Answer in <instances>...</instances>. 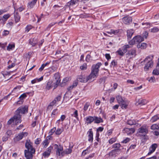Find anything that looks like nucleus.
<instances>
[{"label":"nucleus","instance_id":"obj_7","mask_svg":"<svg viewBox=\"0 0 159 159\" xmlns=\"http://www.w3.org/2000/svg\"><path fill=\"white\" fill-rule=\"evenodd\" d=\"M54 79L53 80V81H54L53 84H54V89L59 85L61 81L59 74L58 73H55L54 75Z\"/></svg>","mask_w":159,"mask_h":159},{"label":"nucleus","instance_id":"obj_30","mask_svg":"<svg viewBox=\"0 0 159 159\" xmlns=\"http://www.w3.org/2000/svg\"><path fill=\"white\" fill-rule=\"evenodd\" d=\"M119 31V30H111L110 31L107 32V33L110 34H113L114 35L117 34Z\"/></svg>","mask_w":159,"mask_h":159},{"label":"nucleus","instance_id":"obj_60","mask_svg":"<svg viewBox=\"0 0 159 159\" xmlns=\"http://www.w3.org/2000/svg\"><path fill=\"white\" fill-rule=\"evenodd\" d=\"M115 139L114 138H111L109 140V143L110 144H112L115 141Z\"/></svg>","mask_w":159,"mask_h":159},{"label":"nucleus","instance_id":"obj_33","mask_svg":"<svg viewBox=\"0 0 159 159\" xmlns=\"http://www.w3.org/2000/svg\"><path fill=\"white\" fill-rule=\"evenodd\" d=\"M126 52L127 50H117L116 52V53L117 54L122 56Z\"/></svg>","mask_w":159,"mask_h":159},{"label":"nucleus","instance_id":"obj_4","mask_svg":"<svg viewBox=\"0 0 159 159\" xmlns=\"http://www.w3.org/2000/svg\"><path fill=\"white\" fill-rule=\"evenodd\" d=\"M28 112V107H19L16 111L14 118L16 119H18L19 121H21V116L20 113L25 114Z\"/></svg>","mask_w":159,"mask_h":159},{"label":"nucleus","instance_id":"obj_41","mask_svg":"<svg viewBox=\"0 0 159 159\" xmlns=\"http://www.w3.org/2000/svg\"><path fill=\"white\" fill-rule=\"evenodd\" d=\"M147 80L150 83H154L156 81L155 78L154 76H152L150 78H148Z\"/></svg>","mask_w":159,"mask_h":159},{"label":"nucleus","instance_id":"obj_19","mask_svg":"<svg viewBox=\"0 0 159 159\" xmlns=\"http://www.w3.org/2000/svg\"><path fill=\"white\" fill-rule=\"evenodd\" d=\"M15 121V123L16 124L17 123H20L21 121H19V120L18 119H16L14 118V116L11 118L7 122V124L9 125L11 124L12 122H14V121Z\"/></svg>","mask_w":159,"mask_h":159},{"label":"nucleus","instance_id":"obj_6","mask_svg":"<svg viewBox=\"0 0 159 159\" xmlns=\"http://www.w3.org/2000/svg\"><path fill=\"white\" fill-rule=\"evenodd\" d=\"M151 57V55L148 56L143 61L141 62V63L143 62H146L144 68L145 71L148 70L149 68L152 67V66L153 65V63L152 61Z\"/></svg>","mask_w":159,"mask_h":159},{"label":"nucleus","instance_id":"obj_1","mask_svg":"<svg viewBox=\"0 0 159 159\" xmlns=\"http://www.w3.org/2000/svg\"><path fill=\"white\" fill-rule=\"evenodd\" d=\"M25 147L27 149L25 150V156L27 159L33 158V154L35 152V149L32 145V143L30 140L28 139L26 141L25 143Z\"/></svg>","mask_w":159,"mask_h":159},{"label":"nucleus","instance_id":"obj_34","mask_svg":"<svg viewBox=\"0 0 159 159\" xmlns=\"http://www.w3.org/2000/svg\"><path fill=\"white\" fill-rule=\"evenodd\" d=\"M159 119V115H157L152 117L151 120V121L153 122Z\"/></svg>","mask_w":159,"mask_h":159},{"label":"nucleus","instance_id":"obj_58","mask_svg":"<svg viewBox=\"0 0 159 159\" xmlns=\"http://www.w3.org/2000/svg\"><path fill=\"white\" fill-rule=\"evenodd\" d=\"M41 141V140L40 138H38L35 140V143L36 144H39Z\"/></svg>","mask_w":159,"mask_h":159},{"label":"nucleus","instance_id":"obj_9","mask_svg":"<svg viewBox=\"0 0 159 159\" xmlns=\"http://www.w3.org/2000/svg\"><path fill=\"white\" fill-rule=\"evenodd\" d=\"M122 20L125 24L128 25L132 22V19L131 17L126 16L122 18Z\"/></svg>","mask_w":159,"mask_h":159},{"label":"nucleus","instance_id":"obj_11","mask_svg":"<svg viewBox=\"0 0 159 159\" xmlns=\"http://www.w3.org/2000/svg\"><path fill=\"white\" fill-rule=\"evenodd\" d=\"M77 79L78 81L82 83H86L88 81L87 77L85 78L84 76L82 75L78 76Z\"/></svg>","mask_w":159,"mask_h":159},{"label":"nucleus","instance_id":"obj_27","mask_svg":"<svg viewBox=\"0 0 159 159\" xmlns=\"http://www.w3.org/2000/svg\"><path fill=\"white\" fill-rule=\"evenodd\" d=\"M94 123H99L103 122V120L102 118L100 117H98L94 116Z\"/></svg>","mask_w":159,"mask_h":159},{"label":"nucleus","instance_id":"obj_51","mask_svg":"<svg viewBox=\"0 0 159 159\" xmlns=\"http://www.w3.org/2000/svg\"><path fill=\"white\" fill-rule=\"evenodd\" d=\"M80 68L81 70H85L87 69V65L86 64H83L80 66Z\"/></svg>","mask_w":159,"mask_h":159},{"label":"nucleus","instance_id":"obj_59","mask_svg":"<svg viewBox=\"0 0 159 159\" xmlns=\"http://www.w3.org/2000/svg\"><path fill=\"white\" fill-rule=\"evenodd\" d=\"M105 57L106 58L107 60H109L111 58V56L109 54H106L105 55Z\"/></svg>","mask_w":159,"mask_h":159},{"label":"nucleus","instance_id":"obj_35","mask_svg":"<svg viewBox=\"0 0 159 159\" xmlns=\"http://www.w3.org/2000/svg\"><path fill=\"white\" fill-rule=\"evenodd\" d=\"M69 78L68 77H66L64 79L61 83V84H60L61 86H64L66 85V82L68 81Z\"/></svg>","mask_w":159,"mask_h":159},{"label":"nucleus","instance_id":"obj_56","mask_svg":"<svg viewBox=\"0 0 159 159\" xmlns=\"http://www.w3.org/2000/svg\"><path fill=\"white\" fill-rule=\"evenodd\" d=\"M89 107V105L88 104V103H85L84 107V111H86L87 110Z\"/></svg>","mask_w":159,"mask_h":159},{"label":"nucleus","instance_id":"obj_63","mask_svg":"<svg viewBox=\"0 0 159 159\" xmlns=\"http://www.w3.org/2000/svg\"><path fill=\"white\" fill-rule=\"evenodd\" d=\"M99 133L98 132H97L96 134V140L98 142L99 141Z\"/></svg>","mask_w":159,"mask_h":159},{"label":"nucleus","instance_id":"obj_42","mask_svg":"<svg viewBox=\"0 0 159 159\" xmlns=\"http://www.w3.org/2000/svg\"><path fill=\"white\" fill-rule=\"evenodd\" d=\"M71 115L72 116L75 117L77 119H78V113L77 110H75L74 113L72 114Z\"/></svg>","mask_w":159,"mask_h":159},{"label":"nucleus","instance_id":"obj_36","mask_svg":"<svg viewBox=\"0 0 159 159\" xmlns=\"http://www.w3.org/2000/svg\"><path fill=\"white\" fill-rule=\"evenodd\" d=\"M33 53V52L32 51L29 52L28 53L25 54L24 56L26 58H28L30 59Z\"/></svg>","mask_w":159,"mask_h":159},{"label":"nucleus","instance_id":"obj_44","mask_svg":"<svg viewBox=\"0 0 159 159\" xmlns=\"http://www.w3.org/2000/svg\"><path fill=\"white\" fill-rule=\"evenodd\" d=\"M49 143L48 142V139H45L43 142V144L44 145V147L46 148L48 146Z\"/></svg>","mask_w":159,"mask_h":159},{"label":"nucleus","instance_id":"obj_24","mask_svg":"<svg viewBox=\"0 0 159 159\" xmlns=\"http://www.w3.org/2000/svg\"><path fill=\"white\" fill-rule=\"evenodd\" d=\"M116 99L117 102H118L119 104L123 103L124 102V101H125L124 98H123L120 95L117 96L116 97Z\"/></svg>","mask_w":159,"mask_h":159},{"label":"nucleus","instance_id":"obj_10","mask_svg":"<svg viewBox=\"0 0 159 159\" xmlns=\"http://www.w3.org/2000/svg\"><path fill=\"white\" fill-rule=\"evenodd\" d=\"M136 50H127L126 56L127 57H130V58L134 57L136 55Z\"/></svg>","mask_w":159,"mask_h":159},{"label":"nucleus","instance_id":"obj_17","mask_svg":"<svg viewBox=\"0 0 159 159\" xmlns=\"http://www.w3.org/2000/svg\"><path fill=\"white\" fill-rule=\"evenodd\" d=\"M52 147L51 146L49 147L48 148V150L43 153V156H44L45 157L48 156L50 155L51 151L52 149Z\"/></svg>","mask_w":159,"mask_h":159},{"label":"nucleus","instance_id":"obj_50","mask_svg":"<svg viewBox=\"0 0 159 159\" xmlns=\"http://www.w3.org/2000/svg\"><path fill=\"white\" fill-rule=\"evenodd\" d=\"M26 96L27 95L26 93H25L21 95L19 97V98H20V100H23L24 98L26 97Z\"/></svg>","mask_w":159,"mask_h":159},{"label":"nucleus","instance_id":"obj_23","mask_svg":"<svg viewBox=\"0 0 159 159\" xmlns=\"http://www.w3.org/2000/svg\"><path fill=\"white\" fill-rule=\"evenodd\" d=\"M157 147V145L156 144H153L149 149V152L148 153V154L150 155V154L153 152L155 150L156 148Z\"/></svg>","mask_w":159,"mask_h":159},{"label":"nucleus","instance_id":"obj_20","mask_svg":"<svg viewBox=\"0 0 159 159\" xmlns=\"http://www.w3.org/2000/svg\"><path fill=\"white\" fill-rule=\"evenodd\" d=\"M37 0H33L32 1L29 2L28 4V8L31 9L34 7L36 3Z\"/></svg>","mask_w":159,"mask_h":159},{"label":"nucleus","instance_id":"obj_13","mask_svg":"<svg viewBox=\"0 0 159 159\" xmlns=\"http://www.w3.org/2000/svg\"><path fill=\"white\" fill-rule=\"evenodd\" d=\"M124 130L128 135L132 134L135 131L134 129L133 128H125L124 129Z\"/></svg>","mask_w":159,"mask_h":159},{"label":"nucleus","instance_id":"obj_5","mask_svg":"<svg viewBox=\"0 0 159 159\" xmlns=\"http://www.w3.org/2000/svg\"><path fill=\"white\" fill-rule=\"evenodd\" d=\"M72 148L73 146H71L70 144L69 148L68 149H66L62 152L63 148L60 147V148H58L57 149V154L59 156H61V157H63L64 154H70L72 152Z\"/></svg>","mask_w":159,"mask_h":159},{"label":"nucleus","instance_id":"obj_14","mask_svg":"<svg viewBox=\"0 0 159 159\" xmlns=\"http://www.w3.org/2000/svg\"><path fill=\"white\" fill-rule=\"evenodd\" d=\"M87 134L89 137L88 141L90 142H92L93 141V133L91 129L89 130L87 133Z\"/></svg>","mask_w":159,"mask_h":159},{"label":"nucleus","instance_id":"obj_45","mask_svg":"<svg viewBox=\"0 0 159 159\" xmlns=\"http://www.w3.org/2000/svg\"><path fill=\"white\" fill-rule=\"evenodd\" d=\"M78 1L77 0H71L70 4V5H74L75 4L77 3Z\"/></svg>","mask_w":159,"mask_h":159},{"label":"nucleus","instance_id":"obj_22","mask_svg":"<svg viewBox=\"0 0 159 159\" xmlns=\"http://www.w3.org/2000/svg\"><path fill=\"white\" fill-rule=\"evenodd\" d=\"M147 44L144 43H139L137 45L138 49H145L147 47Z\"/></svg>","mask_w":159,"mask_h":159},{"label":"nucleus","instance_id":"obj_28","mask_svg":"<svg viewBox=\"0 0 159 159\" xmlns=\"http://www.w3.org/2000/svg\"><path fill=\"white\" fill-rule=\"evenodd\" d=\"M127 123L129 125H137V124H138L136 122V121L134 120H127Z\"/></svg>","mask_w":159,"mask_h":159},{"label":"nucleus","instance_id":"obj_16","mask_svg":"<svg viewBox=\"0 0 159 159\" xmlns=\"http://www.w3.org/2000/svg\"><path fill=\"white\" fill-rule=\"evenodd\" d=\"M94 116H88L85 118L86 122L87 124H91L94 121Z\"/></svg>","mask_w":159,"mask_h":159},{"label":"nucleus","instance_id":"obj_52","mask_svg":"<svg viewBox=\"0 0 159 159\" xmlns=\"http://www.w3.org/2000/svg\"><path fill=\"white\" fill-rule=\"evenodd\" d=\"M61 98V96L59 95L55 98L54 100H55L56 102V103L57 102L59 101L60 100Z\"/></svg>","mask_w":159,"mask_h":159},{"label":"nucleus","instance_id":"obj_46","mask_svg":"<svg viewBox=\"0 0 159 159\" xmlns=\"http://www.w3.org/2000/svg\"><path fill=\"white\" fill-rule=\"evenodd\" d=\"M159 29L157 27H154L152 29H151V31L153 33H155L158 31Z\"/></svg>","mask_w":159,"mask_h":159},{"label":"nucleus","instance_id":"obj_49","mask_svg":"<svg viewBox=\"0 0 159 159\" xmlns=\"http://www.w3.org/2000/svg\"><path fill=\"white\" fill-rule=\"evenodd\" d=\"M10 16V15L9 14H7L6 15H4L3 16V17L4 19H5L4 20L6 21L7 20Z\"/></svg>","mask_w":159,"mask_h":159},{"label":"nucleus","instance_id":"obj_25","mask_svg":"<svg viewBox=\"0 0 159 159\" xmlns=\"http://www.w3.org/2000/svg\"><path fill=\"white\" fill-rule=\"evenodd\" d=\"M37 39L35 38L31 39H30L29 43L32 46H34L37 43Z\"/></svg>","mask_w":159,"mask_h":159},{"label":"nucleus","instance_id":"obj_38","mask_svg":"<svg viewBox=\"0 0 159 159\" xmlns=\"http://www.w3.org/2000/svg\"><path fill=\"white\" fill-rule=\"evenodd\" d=\"M120 104V106H121V108L122 109H126L128 106V104L125 101H124V102L122 103L121 104Z\"/></svg>","mask_w":159,"mask_h":159},{"label":"nucleus","instance_id":"obj_15","mask_svg":"<svg viewBox=\"0 0 159 159\" xmlns=\"http://www.w3.org/2000/svg\"><path fill=\"white\" fill-rule=\"evenodd\" d=\"M147 103L145 100L139 99L135 103L137 106H142L145 105Z\"/></svg>","mask_w":159,"mask_h":159},{"label":"nucleus","instance_id":"obj_55","mask_svg":"<svg viewBox=\"0 0 159 159\" xmlns=\"http://www.w3.org/2000/svg\"><path fill=\"white\" fill-rule=\"evenodd\" d=\"M130 139L128 138H126L122 142V143H128L130 141Z\"/></svg>","mask_w":159,"mask_h":159},{"label":"nucleus","instance_id":"obj_54","mask_svg":"<svg viewBox=\"0 0 159 159\" xmlns=\"http://www.w3.org/2000/svg\"><path fill=\"white\" fill-rule=\"evenodd\" d=\"M56 130V128L54 127L51 130L49 133L50 134L52 135L54 132H55Z\"/></svg>","mask_w":159,"mask_h":159},{"label":"nucleus","instance_id":"obj_53","mask_svg":"<svg viewBox=\"0 0 159 159\" xmlns=\"http://www.w3.org/2000/svg\"><path fill=\"white\" fill-rule=\"evenodd\" d=\"M31 28L32 26L31 25H28L25 28V31L27 32H28Z\"/></svg>","mask_w":159,"mask_h":159},{"label":"nucleus","instance_id":"obj_61","mask_svg":"<svg viewBox=\"0 0 159 159\" xmlns=\"http://www.w3.org/2000/svg\"><path fill=\"white\" fill-rule=\"evenodd\" d=\"M103 128L102 127H100L98 128V129H97V132H98V131L102 132L103 131Z\"/></svg>","mask_w":159,"mask_h":159},{"label":"nucleus","instance_id":"obj_2","mask_svg":"<svg viewBox=\"0 0 159 159\" xmlns=\"http://www.w3.org/2000/svg\"><path fill=\"white\" fill-rule=\"evenodd\" d=\"M101 65V63L98 62L92 66L91 72L89 76L87 77L88 81L92 78H94L95 77H96L98 76L99 70V68Z\"/></svg>","mask_w":159,"mask_h":159},{"label":"nucleus","instance_id":"obj_62","mask_svg":"<svg viewBox=\"0 0 159 159\" xmlns=\"http://www.w3.org/2000/svg\"><path fill=\"white\" fill-rule=\"evenodd\" d=\"M15 65V63H12L11 65H10L8 66V68L9 69L11 68L14 67Z\"/></svg>","mask_w":159,"mask_h":159},{"label":"nucleus","instance_id":"obj_29","mask_svg":"<svg viewBox=\"0 0 159 159\" xmlns=\"http://www.w3.org/2000/svg\"><path fill=\"white\" fill-rule=\"evenodd\" d=\"M15 21L16 23L18 22L20 19V17L19 15L17 12H15L14 14Z\"/></svg>","mask_w":159,"mask_h":159},{"label":"nucleus","instance_id":"obj_64","mask_svg":"<svg viewBox=\"0 0 159 159\" xmlns=\"http://www.w3.org/2000/svg\"><path fill=\"white\" fill-rule=\"evenodd\" d=\"M57 109H56L54 110L52 113V115H55L57 113Z\"/></svg>","mask_w":159,"mask_h":159},{"label":"nucleus","instance_id":"obj_32","mask_svg":"<svg viewBox=\"0 0 159 159\" xmlns=\"http://www.w3.org/2000/svg\"><path fill=\"white\" fill-rule=\"evenodd\" d=\"M56 103L55 100H53L50 103L49 105L48 106L47 108L48 109H52L53 108V106H54Z\"/></svg>","mask_w":159,"mask_h":159},{"label":"nucleus","instance_id":"obj_21","mask_svg":"<svg viewBox=\"0 0 159 159\" xmlns=\"http://www.w3.org/2000/svg\"><path fill=\"white\" fill-rule=\"evenodd\" d=\"M127 37L128 39H129L131 38V37L134 33V31L133 29H130L127 30Z\"/></svg>","mask_w":159,"mask_h":159},{"label":"nucleus","instance_id":"obj_26","mask_svg":"<svg viewBox=\"0 0 159 159\" xmlns=\"http://www.w3.org/2000/svg\"><path fill=\"white\" fill-rule=\"evenodd\" d=\"M119 149H116L112 150L109 153V155L111 157H115L116 156V152H118Z\"/></svg>","mask_w":159,"mask_h":159},{"label":"nucleus","instance_id":"obj_47","mask_svg":"<svg viewBox=\"0 0 159 159\" xmlns=\"http://www.w3.org/2000/svg\"><path fill=\"white\" fill-rule=\"evenodd\" d=\"M120 145L119 143H116L113 145V148H114L118 149L120 147Z\"/></svg>","mask_w":159,"mask_h":159},{"label":"nucleus","instance_id":"obj_39","mask_svg":"<svg viewBox=\"0 0 159 159\" xmlns=\"http://www.w3.org/2000/svg\"><path fill=\"white\" fill-rule=\"evenodd\" d=\"M152 74L155 75H158L159 74V67L157 68L153 71Z\"/></svg>","mask_w":159,"mask_h":159},{"label":"nucleus","instance_id":"obj_43","mask_svg":"<svg viewBox=\"0 0 159 159\" xmlns=\"http://www.w3.org/2000/svg\"><path fill=\"white\" fill-rule=\"evenodd\" d=\"M151 129H159V126L156 124H154L151 126Z\"/></svg>","mask_w":159,"mask_h":159},{"label":"nucleus","instance_id":"obj_31","mask_svg":"<svg viewBox=\"0 0 159 159\" xmlns=\"http://www.w3.org/2000/svg\"><path fill=\"white\" fill-rule=\"evenodd\" d=\"M43 79V77L42 76L39 78H36L34 79V80H32L31 81V83L32 84H34L37 82H39L42 80Z\"/></svg>","mask_w":159,"mask_h":159},{"label":"nucleus","instance_id":"obj_12","mask_svg":"<svg viewBox=\"0 0 159 159\" xmlns=\"http://www.w3.org/2000/svg\"><path fill=\"white\" fill-rule=\"evenodd\" d=\"M148 130L147 129L143 127H141L138 130V132L143 134V135H145L148 133Z\"/></svg>","mask_w":159,"mask_h":159},{"label":"nucleus","instance_id":"obj_3","mask_svg":"<svg viewBox=\"0 0 159 159\" xmlns=\"http://www.w3.org/2000/svg\"><path fill=\"white\" fill-rule=\"evenodd\" d=\"M144 40L142 36L140 35H137L134 37L133 39L129 42V45L127 44L124 45L123 47V50H126L132 47V45L135 43H140Z\"/></svg>","mask_w":159,"mask_h":159},{"label":"nucleus","instance_id":"obj_8","mask_svg":"<svg viewBox=\"0 0 159 159\" xmlns=\"http://www.w3.org/2000/svg\"><path fill=\"white\" fill-rule=\"evenodd\" d=\"M28 134L27 132H22L21 133H20L17 136H16L14 138V140L15 142L18 141L21 139L24 136H27Z\"/></svg>","mask_w":159,"mask_h":159},{"label":"nucleus","instance_id":"obj_37","mask_svg":"<svg viewBox=\"0 0 159 159\" xmlns=\"http://www.w3.org/2000/svg\"><path fill=\"white\" fill-rule=\"evenodd\" d=\"M15 47L14 43L9 44L7 47V50H10L14 49Z\"/></svg>","mask_w":159,"mask_h":159},{"label":"nucleus","instance_id":"obj_48","mask_svg":"<svg viewBox=\"0 0 159 159\" xmlns=\"http://www.w3.org/2000/svg\"><path fill=\"white\" fill-rule=\"evenodd\" d=\"M148 33L146 31H145L143 34V37L145 39H147L148 36Z\"/></svg>","mask_w":159,"mask_h":159},{"label":"nucleus","instance_id":"obj_40","mask_svg":"<svg viewBox=\"0 0 159 159\" xmlns=\"http://www.w3.org/2000/svg\"><path fill=\"white\" fill-rule=\"evenodd\" d=\"M63 128H58L55 131V134L57 135L60 134L63 131Z\"/></svg>","mask_w":159,"mask_h":159},{"label":"nucleus","instance_id":"obj_18","mask_svg":"<svg viewBox=\"0 0 159 159\" xmlns=\"http://www.w3.org/2000/svg\"><path fill=\"white\" fill-rule=\"evenodd\" d=\"M54 81H52L51 80L49 81L48 82L46 85V88L48 90H49L53 86L54 87V84H53Z\"/></svg>","mask_w":159,"mask_h":159},{"label":"nucleus","instance_id":"obj_57","mask_svg":"<svg viewBox=\"0 0 159 159\" xmlns=\"http://www.w3.org/2000/svg\"><path fill=\"white\" fill-rule=\"evenodd\" d=\"M9 34V31L8 30H4L3 33L2 35L3 36H6Z\"/></svg>","mask_w":159,"mask_h":159}]
</instances>
